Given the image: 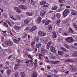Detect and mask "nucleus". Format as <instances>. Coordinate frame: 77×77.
<instances>
[{
    "mask_svg": "<svg viewBox=\"0 0 77 77\" xmlns=\"http://www.w3.org/2000/svg\"><path fill=\"white\" fill-rule=\"evenodd\" d=\"M57 7L56 6H54V7H52V8L51 9V10H57Z\"/></svg>",
    "mask_w": 77,
    "mask_h": 77,
    "instance_id": "f704fd0d",
    "label": "nucleus"
},
{
    "mask_svg": "<svg viewBox=\"0 0 77 77\" xmlns=\"http://www.w3.org/2000/svg\"><path fill=\"white\" fill-rule=\"evenodd\" d=\"M3 39H4V37H2L1 39V41L3 42L4 41Z\"/></svg>",
    "mask_w": 77,
    "mask_h": 77,
    "instance_id": "052dcab7",
    "label": "nucleus"
},
{
    "mask_svg": "<svg viewBox=\"0 0 77 77\" xmlns=\"http://www.w3.org/2000/svg\"><path fill=\"white\" fill-rule=\"evenodd\" d=\"M14 29L16 30L19 31V30H21V28L19 26H15L14 27Z\"/></svg>",
    "mask_w": 77,
    "mask_h": 77,
    "instance_id": "4468645a",
    "label": "nucleus"
},
{
    "mask_svg": "<svg viewBox=\"0 0 77 77\" xmlns=\"http://www.w3.org/2000/svg\"><path fill=\"white\" fill-rule=\"evenodd\" d=\"M29 63V60L26 59V61L25 62V63H26V66H28V64L27 63Z\"/></svg>",
    "mask_w": 77,
    "mask_h": 77,
    "instance_id": "2f4dec72",
    "label": "nucleus"
},
{
    "mask_svg": "<svg viewBox=\"0 0 77 77\" xmlns=\"http://www.w3.org/2000/svg\"><path fill=\"white\" fill-rule=\"evenodd\" d=\"M14 9L15 11H16V12L17 13H20L21 12V11L20 10V8L18 7H14Z\"/></svg>",
    "mask_w": 77,
    "mask_h": 77,
    "instance_id": "0eeeda50",
    "label": "nucleus"
},
{
    "mask_svg": "<svg viewBox=\"0 0 77 77\" xmlns=\"http://www.w3.org/2000/svg\"><path fill=\"white\" fill-rule=\"evenodd\" d=\"M60 71L62 72H64V71H65V70L63 69H60Z\"/></svg>",
    "mask_w": 77,
    "mask_h": 77,
    "instance_id": "0e129e2a",
    "label": "nucleus"
},
{
    "mask_svg": "<svg viewBox=\"0 0 77 77\" xmlns=\"http://www.w3.org/2000/svg\"><path fill=\"white\" fill-rule=\"evenodd\" d=\"M4 44L7 46H11L13 45V42L11 41H10L8 42L5 41Z\"/></svg>",
    "mask_w": 77,
    "mask_h": 77,
    "instance_id": "f257e3e1",
    "label": "nucleus"
},
{
    "mask_svg": "<svg viewBox=\"0 0 77 77\" xmlns=\"http://www.w3.org/2000/svg\"><path fill=\"white\" fill-rule=\"evenodd\" d=\"M66 62H74V61L71 59L66 60Z\"/></svg>",
    "mask_w": 77,
    "mask_h": 77,
    "instance_id": "7c9ffc66",
    "label": "nucleus"
},
{
    "mask_svg": "<svg viewBox=\"0 0 77 77\" xmlns=\"http://www.w3.org/2000/svg\"><path fill=\"white\" fill-rule=\"evenodd\" d=\"M69 14V10L66 9L63 11V17H66Z\"/></svg>",
    "mask_w": 77,
    "mask_h": 77,
    "instance_id": "7ed1b4c3",
    "label": "nucleus"
},
{
    "mask_svg": "<svg viewBox=\"0 0 77 77\" xmlns=\"http://www.w3.org/2000/svg\"><path fill=\"white\" fill-rule=\"evenodd\" d=\"M29 27H27L24 30L26 32H27V31L29 30Z\"/></svg>",
    "mask_w": 77,
    "mask_h": 77,
    "instance_id": "09e8293b",
    "label": "nucleus"
},
{
    "mask_svg": "<svg viewBox=\"0 0 77 77\" xmlns=\"http://www.w3.org/2000/svg\"><path fill=\"white\" fill-rule=\"evenodd\" d=\"M46 76L47 77H52V75H46Z\"/></svg>",
    "mask_w": 77,
    "mask_h": 77,
    "instance_id": "e2e57ef3",
    "label": "nucleus"
},
{
    "mask_svg": "<svg viewBox=\"0 0 77 77\" xmlns=\"http://www.w3.org/2000/svg\"><path fill=\"white\" fill-rule=\"evenodd\" d=\"M69 31L70 32V33H72L74 32V31H73L72 30V28H69Z\"/></svg>",
    "mask_w": 77,
    "mask_h": 77,
    "instance_id": "ea45409f",
    "label": "nucleus"
},
{
    "mask_svg": "<svg viewBox=\"0 0 77 77\" xmlns=\"http://www.w3.org/2000/svg\"><path fill=\"white\" fill-rule=\"evenodd\" d=\"M20 40H21L20 38H18V39L13 38V41L14 42V43H15L16 44L18 43Z\"/></svg>",
    "mask_w": 77,
    "mask_h": 77,
    "instance_id": "423d86ee",
    "label": "nucleus"
},
{
    "mask_svg": "<svg viewBox=\"0 0 77 77\" xmlns=\"http://www.w3.org/2000/svg\"><path fill=\"white\" fill-rule=\"evenodd\" d=\"M26 2V0H22V2H21L20 3L22 4H25V3Z\"/></svg>",
    "mask_w": 77,
    "mask_h": 77,
    "instance_id": "79ce46f5",
    "label": "nucleus"
},
{
    "mask_svg": "<svg viewBox=\"0 0 77 77\" xmlns=\"http://www.w3.org/2000/svg\"><path fill=\"white\" fill-rule=\"evenodd\" d=\"M4 16L5 18H8V15L6 14L5 15H4Z\"/></svg>",
    "mask_w": 77,
    "mask_h": 77,
    "instance_id": "338daca9",
    "label": "nucleus"
},
{
    "mask_svg": "<svg viewBox=\"0 0 77 77\" xmlns=\"http://www.w3.org/2000/svg\"><path fill=\"white\" fill-rule=\"evenodd\" d=\"M33 39L35 42H37L39 41V37L35 36L34 37Z\"/></svg>",
    "mask_w": 77,
    "mask_h": 77,
    "instance_id": "dca6fc26",
    "label": "nucleus"
},
{
    "mask_svg": "<svg viewBox=\"0 0 77 77\" xmlns=\"http://www.w3.org/2000/svg\"><path fill=\"white\" fill-rule=\"evenodd\" d=\"M4 26H5V27H9V26H8V25L6 23H4Z\"/></svg>",
    "mask_w": 77,
    "mask_h": 77,
    "instance_id": "a18cd8bd",
    "label": "nucleus"
},
{
    "mask_svg": "<svg viewBox=\"0 0 77 77\" xmlns=\"http://www.w3.org/2000/svg\"><path fill=\"white\" fill-rule=\"evenodd\" d=\"M10 33L11 35L12 36H14V34H13V33L11 32V31H10Z\"/></svg>",
    "mask_w": 77,
    "mask_h": 77,
    "instance_id": "4d7b16f0",
    "label": "nucleus"
},
{
    "mask_svg": "<svg viewBox=\"0 0 77 77\" xmlns=\"http://www.w3.org/2000/svg\"><path fill=\"white\" fill-rule=\"evenodd\" d=\"M6 21L7 22V23H8V24H9L10 26H12V24H11V23H10V22L8 21V20H6Z\"/></svg>",
    "mask_w": 77,
    "mask_h": 77,
    "instance_id": "de8ad7c7",
    "label": "nucleus"
},
{
    "mask_svg": "<svg viewBox=\"0 0 77 77\" xmlns=\"http://www.w3.org/2000/svg\"><path fill=\"white\" fill-rule=\"evenodd\" d=\"M61 77H68V76H66V75L65 74H63L61 75Z\"/></svg>",
    "mask_w": 77,
    "mask_h": 77,
    "instance_id": "6e6d98bb",
    "label": "nucleus"
},
{
    "mask_svg": "<svg viewBox=\"0 0 77 77\" xmlns=\"http://www.w3.org/2000/svg\"><path fill=\"white\" fill-rule=\"evenodd\" d=\"M62 11V9L60 8L57 10V12H61Z\"/></svg>",
    "mask_w": 77,
    "mask_h": 77,
    "instance_id": "49530a36",
    "label": "nucleus"
},
{
    "mask_svg": "<svg viewBox=\"0 0 77 77\" xmlns=\"http://www.w3.org/2000/svg\"><path fill=\"white\" fill-rule=\"evenodd\" d=\"M71 14L72 15H76V11L75 10H72L71 12Z\"/></svg>",
    "mask_w": 77,
    "mask_h": 77,
    "instance_id": "aec40b11",
    "label": "nucleus"
},
{
    "mask_svg": "<svg viewBox=\"0 0 77 77\" xmlns=\"http://www.w3.org/2000/svg\"><path fill=\"white\" fill-rule=\"evenodd\" d=\"M66 41L68 42H72L74 41V40L72 37H68L66 38Z\"/></svg>",
    "mask_w": 77,
    "mask_h": 77,
    "instance_id": "20e7f679",
    "label": "nucleus"
},
{
    "mask_svg": "<svg viewBox=\"0 0 77 77\" xmlns=\"http://www.w3.org/2000/svg\"><path fill=\"white\" fill-rule=\"evenodd\" d=\"M51 42H49L48 43L47 45V49H49L50 48V46L51 45Z\"/></svg>",
    "mask_w": 77,
    "mask_h": 77,
    "instance_id": "9b49d317",
    "label": "nucleus"
},
{
    "mask_svg": "<svg viewBox=\"0 0 77 77\" xmlns=\"http://www.w3.org/2000/svg\"><path fill=\"white\" fill-rule=\"evenodd\" d=\"M37 29V27L36 26H33L31 29L29 30V32H33L34 30H35L36 29Z\"/></svg>",
    "mask_w": 77,
    "mask_h": 77,
    "instance_id": "6e6552de",
    "label": "nucleus"
},
{
    "mask_svg": "<svg viewBox=\"0 0 77 77\" xmlns=\"http://www.w3.org/2000/svg\"><path fill=\"white\" fill-rule=\"evenodd\" d=\"M59 61H51V63H52V64H54V65H56V64H57V63H59Z\"/></svg>",
    "mask_w": 77,
    "mask_h": 77,
    "instance_id": "f8f14e48",
    "label": "nucleus"
},
{
    "mask_svg": "<svg viewBox=\"0 0 77 77\" xmlns=\"http://www.w3.org/2000/svg\"><path fill=\"white\" fill-rule=\"evenodd\" d=\"M51 22V21L50 20H47L45 23V25H48V24H50Z\"/></svg>",
    "mask_w": 77,
    "mask_h": 77,
    "instance_id": "cd10ccee",
    "label": "nucleus"
},
{
    "mask_svg": "<svg viewBox=\"0 0 77 77\" xmlns=\"http://www.w3.org/2000/svg\"><path fill=\"white\" fill-rule=\"evenodd\" d=\"M63 53H64V52L62 51H58V54L59 55H63Z\"/></svg>",
    "mask_w": 77,
    "mask_h": 77,
    "instance_id": "bb28decb",
    "label": "nucleus"
},
{
    "mask_svg": "<svg viewBox=\"0 0 77 77\" xmlns=\"http://www.w3.org/2000/svg\"><path fill=\"white\" fill-rule=\"evenodd\" d=\"M60 49L62 51H65V52H67L68 51V50L66 49L65 48L63 47H61L60 48Z\"/></svg>",
    "mask_w": 77,
    "mask_h": 77,
    "instance_id": "412c9836",
    "label": "nucleus"
},
{
    "mask_svg": "<svg viewBox=\"0 0 77 77\" xmlns=\"http://www.w3.org/2000/svg\"><path fill=\"white\" fill-rule=\"evenodd\" d=\"M73 71H77V69L75 68V67H73Z\"/></svg>",
    "mask_w": 77,
    "mask_h": 77,
    "instance_id": "bf43d9fd",
    "label": "nucleus"
},
{
    "mask_svg": "<svg viewBox=\"0 0 77 77\" xmlns=\"http://www.w3.org/2000/svg\"><path fill=\"white\" fill-rule=\"evenodd\" d=\"M48 28L49 30H51L52 29V26L51 25H49L48 26Z\"/></svg>",
    "mask_w": 77,
    "mask_h": 77,
    "instance_id": "a19ab883",
    "label": "nucleus"
},
{
    "mask_svg": "<svg viewBox=\"0 0 77 77\" xmlns=\"http://www.w3.org/2000/svg\"><path fill=\"white\" fill-rule=\"evenodd\" d=\"M46 13V12L44 11H41L40 12V15L42 16V17H44Z\"/></svg>",
    "mask_w": 77,
    "mask_h": 77,
    "instance_id": "1a4fd4ad",
    "label": "nucleus"
},
{
    "mask_svg": "<svg viewBox=\"0 0 77 77\" xmlns=\"http://www.w3.org/2000/svg\"><path fill=\"white\" fill-rule=\"evenodd\" d=\"M11 72V70L8 69L7 71V74L9 75V74Z\"/></svg>",
    "mask_w": 77,
    "mask_h": 77,
    "instance_id": "4c0bfd02",
    "label": "nucleus"
},
{
    "mask_svg": "<svg viewBox=\"0 0 77 77\" xmlns=\"http://www.w3.org/2000/svg\"><path fill=\"white\" fill-rule=\"evenodd\" d=\"M10 17L12 20H17V19H16V16H13L12 15H10Z\"/></svg>",
    "mask_w": 77,
    "mask_h": 77,
    "instance_id": "a878e982",
    "label": "nucleus"
},
{
    "mask_svg": "<svg viewBox=\"0 0 77 77\" xmlns=\"http://www.w3.org/2000/svg\"><path fill=\"white\" fill-rule=\"evenodd\" d=\"M29 3L31 4V5H35V2H34V1L33 0H29Z\"/></svg>",
    "mask_w": 77,
    "mask_h": 77,
    "instance_id": "b1692460",
    "label": "nucleus"
},
{
    "mask_svg": "<svg viewBox=\"0 0 77 77\" xmlns=\"http://www.w3.org/2000/svg\"><path fill=\"white\" fill-rule=\"evenodd\" d=\"M50 48L51 50L53 52V53H56V50H55V48H54V47L51 46V47Z\"/></svg>",
    "mask_w": 77,
    "mask_h": 77,
    "instance_id": "2eb2a0df",
    "label": "nucleus"
},
{
    "mask_svg": "<svg viewBox=\"0 0 77 77\" xmlns=\"http://www.w3.org/2000/svg\"><path fill=\"white\" fill-rule=\"evenodd\" d=\"M19 7L20 9H24V10H26V9H27V6L25 5H21L19 6Z\"/></svg>",
    "mask_w": 77,
    "mask_h": 77,
    "instance_id": "39448f33",
    "label": "nucleus"
},
{
    "mask_svg": "<svg viewBox=\"0 0 77 77\" xmlns=\"http://www.w3.org/2000/svg\"><path fill=\"white\" fill-rule=\"evenodd\" d=\"M41 45L40 43L38 42L36 44V48H39L41 47Z\"/></svg>",
    "mask_w": 77,
    "mask_h": 77,
    "instance_id": "5701e85b",
    "label": "nucleus"
},
{
    "mask_svg": "<svg viewBox=\"0 0 77 77\" xmlns=\"http://www.w3.org/2000/svg\"><path fill=\"white\" fill-rule=\"evenodd\" d=\"M38 35L41 36H45L47 35V33L43 31H40L38 32Z\"/></svg>",
    "mask_w": 77,
    "mask_h": 77,
    "instance_id": "f03ea898",
    "label": "nucleus"
},
{
    "mask_svg": "<svg viewBox=\"0 0 77 77\" xmlns=\"http://www.w3.org/2000/svg\"><path fill=\"white\" fill-rule=\"evenodd\" d=\"M69 71H67L65 72V75H66V76H68V73H69Z\"/></svg>",
    "mask_w": 77,
    "mask_h": 77,
    "instance_id": "864d4df0",
    "label": "nucleus"
},
{
    "mask_svg": "<svg viewBox=\"0 0 77 77\" xmlns=\"http://www.w3.org/2000/svg\"><path fill=\"white\" fill-rule=\"evenodd\" d=\"M63 29L61 28L60 29H59V33H62V32H63Z\"/></svg>",
    "mask_w": 77,
    "mask_h": 77,
    "instance_id": "c03bdc74",
    "label": "nucleus"
},
{
    "mask_svg": "<svg viewBox=\"0 0 77 77\" xmlns=\"http://www.w3.org/2000/svg\"><path fill=\"white\" fill-rule=\"evenodd\" d=\"M64 6H65V5L63 3L60 4V5H59L60 8H63V7H64Z\"/></svg>",
    "mask_w": 77,
    "mask_h": 77,
    "instance_id": "72a5a7b5",
    "label": "nucleus"
},
{
    "mask_svg": "<svg viewBox=\"0 0 77 77\" xmlns=\"http://www.w3.org/2000/svg\"><path fill=\"white\" fill-rule=\"evenodd\" d=\"M17 17V19H19V20H20L21 19V18L20 17V15H16Z\"/></svg>",
    "mask_w": 77,
    "mask_h": 77,
    "instance_id": "8fccbe9b",
    "label": "nucleus"
},
{
    "mask_svg": "<svg viewBox=\"0 0 77 77\" xmlns=\"http://www.w3.org/2000/svg\"><path fill=\"white\" fill-rule=\"evenodd\" d=\"M38 74L36 72H33L31 75V77H37Z\"/></svg>",
    "mask_w": 77,
    "mask_h": 77,
    "instance_id": "a211bd4d",
    "label": "nucleus"
},
{
    "mask_svg": "<svg viewBox=\"0 0 77 77\" xmlns=\"http://www.w3.org/2000/svg\"><path fill=\"white\" fill-rule=\"evenodd\" d=\"M64 45L65 47H66V48L68 49H69L70 48V47H69V46L68 45L66 44H64Z\"/></svg>",
    "mask_w": 77,
    "mask_h": 77,
    "instance_id": "58836bf2",
    "label": "nucleus"
},
{
    "mask_svg": "<svg viewBox=\"0 0 77 77\" xmlns=\"http://www.w3.org/2000/svg\"><path fill=\"white\" fill-rule=\"evenodd\" d=\"M5 64L6 65H9V63L8 62V61H6Z\"/></svg>",
    "mask_w": 77,
    "mask_h": 77,
    "instance_id": "680f3d73",
    "label": "nucleus"
},
{
    "mask_svg": "<svg viewBox=\"0 0 77 77\" xmlns=\"http://www.w3.org/2000/svg\"><path fill=\"white\" fill-rule=\"evenodd\" d=\"M55 17H56V14H54L52 16V20H54Z\"/></svg>",
    "mask_w": 77,
    "mask_h": 77,
    "instance_id": "37998d69",
    "label": "nucleus"
},
{
    "mask_svg": "<svg viewBox=\"0 0 77 77\" xmlns=\"http://www.w3.org/2000/svg\"><path fill=\"white\" fill-rule=\"evenodd\" d=\"M60 23V20H57V26H59V25Z\"/></svg>",
    "mask_w": 77,
    "mask_h": 77,
    "instance_id": "c9c22d12",
    "label": "nucleus"
},
{
    "mask_svg": "<svg viewBox=\"0 0 77 77\" xmlns=\"http://www.w3.org/2000/svg\"><path fill=\"white\" fill-rule=\"evenodd\" d=\"M37 66V62H35L34 63V68H36Z\"/></svg>",
    "mask_w": 77,
    "mask_h": 77,
    "instance_id": "3c124183",
    "label": "nucleus"
},
{
    "mask_svg": "<svg viewBox=\"0 0 77 77\" xmlns=\"http://www.w3.org/2000/svg\"><path fill=\"white\" fill-rule=\"evenodd\" d=\"M20 74L21 77H24L25 75H26V73L23 72H21Z\"/></svg>",
    "mask_w": 77,
    "mask_h": 77,
    "instance_id": "393cba45",
    "label": "nucleus"
},
{
    "mask_svg": "<svg viewBox=\"0 0 77 77\" xmlns=\"http://www.w3.org/2000/svg\"><path fill=\"white\" fill-rule=\"evenodd\" d=\"M46 4V2L45 1H42L40 3V5L42 6V5H44Z\"/></svg>",
    "mask_w": 77,
    "mask_h": 77,
    "instance_id": "c85d7f7f",
    "label": "nucleus"
},
{
    "mask_svg": "<svg viewBox=\"0 0 77 77\" xmlns=\"http://www.w3.org/2000/svg\"><path fill=\"white\" fill-rule=\"evenodd\" d=\"M56 17L58 19H59L61 17V14H60L57 13L56 15Z\"/></svg>",
    "mask_w": 77,
    "mask_h": 77,
    "instance_id": "4be33fe9",
    "label": "nucleus"
},
{
    "mask_svg": "<svg viewBox=\"0 0 77 77\" xmlns=\"http://www.w3.org/2000/svg\"><path fill=\"white\" fill-rule=\"evenodd\" d=\"M17 63H20V61H21V60L20 59H17Z\"/></svg>",
    "mask_w": 77,
    "mask_h": 77,
    "instance_id": "13d9d810",
    "label": "nucleus"
},
{
    "mask_svg": "<svg viewBox=\"0 0 77 77\" xmlns=\"http://www.w3.org/2000/svg\"><path fill=\"white\" fill-rule=\"evenodd\" d=\"M29 23H30V20H24V23L26 24H28Z\"/></svg>",
    "mask_w": 77,
    "mask_h": 77,
    "instance_id": "c756f323",
    "label": "nucleus"
},
{
    "mask_svg": "<svg viewBox=\"0 0 77 77\" xmlns=\"http://www.w3.org/2000/svg\"><path fill=\"white\" fill-rule=\"evenodd\" d=\"M41 50H42L43 52H47V50H46L45 48H44V47H42L41 48Z\"/></svg>",
    "mask_w": 77,
    "mask_h": 77,
    "instance_id": "473e14b6",
    "label": "nucleus"
},
{
    "mask_svg": "<svg viewBox=\"0 0 77 77\" xmlns=\"http://www.w3.org/2000/svg\"><path fill=\"white\" fill-rule=\"evenodd\" d=\"M52 59H54V60H56V57L55 56H53Z\"/></svg>",
    "mask_w": 77,
    "mask_h": 77,
    "instance_id": "69168bd1",
    "label": "nucleus"
},
{
    "mask_svg": "<svg viewBox=\"0 0 77 77\" xmlns=\"http://www.w3.org/2000/svg\"><path fill=\"white\" fill-rule=\"evenodd\" d=\"M8 51L10 52V53H11L12 52V49H11V48H9L8 49Z\"/></svg>",
    "mask_w": 77,
    "mask_h": 77,
    "instance_id": "5fc2aeb1",
    "label": "nucleus"
},
{
    "mask_svg": "<svg viewBox=\"0 0 77 77\" xmlns=\"http://www.w3.org/2000/svg\"><path fill=\"white\" fill-rule=\"evenodd\" d=\"M72 56L73 57H76L77 56V51H74L72 54Z\"/></svg>",
    "mask_w": 77,
    "mask_h": 77,
    "instance_id": "f3484780",
    "label": "nucleus"
},
{
    "mask_svg": "<svg viewBox=\"0 0 77 77\" xmlns=\"http://www.w3.org/2000/svg\"><path fill=\"white\" fill-rule=\"evenodd\" d=\"M18 72H15L14 73V75H15V77H19V75H18Z\"/></svg>",
    "mask_w": 77,
    "mask_h": 77,
    "instance_id": "e433bc0d",
    "label": "nucleus"
},
{
    "mask_svg": "<svg viewBox=\"0 0 77 77\" xmlns=\"http://www.w3.org/2000/svg\"><path fill=\"white\" fill-rule=\"evenodd\" d=\"M52 34H53L52 36L53 38H56L57 36V34H56V31H53Z\"/></svg>",
    "mask_w": 77,
    "mask_h": 77,
    "instance_id": "ddd939ff",
    "label": "nucleus"
},
{
    "mask_svg": "<svg viewBox=\"0 0 77 77\" xmlns=\"http://www.w3.org/2000/svg\"><path fill=\"white\" fill-rule=\"evenodd\" d=\"M20 66V64L19 63L16 64L14 66V69L16 70L18 69V68H19V66Z\"/></svg>",
    "mask_w": 77,
    "mask_h": 77,
    "instance_id": "9d476101",
    "label": "nucleus"
},
{
    "mask_svg": "<svg viewBox=\"0 0 77 77\" xmlns=\"http://www.w3.org/2000/svg\"><path fill=\"white\" fill-rule=\"evenodd\" d=\"M37 21L38 22V23H41V20H37Z\"/></svg>",
    "mask_w": 77,
    "mask_h": 77,
    "instance_id": "774afa93",
    "label": "nucleus"
},
{
    "mask_svg": "<svg viewBox=\"0 0 77 77\" xmlns=\"http://www.w3.org/2000/svg\"><path fill=\"white\" fill-rule=\"evenodd\" d=\"M73 67H70V69H69V70H70L71 71H73Z\"/></svg>",
    "mask_w": 77,
    "mask_h": 77,
    "instance_id": "603ef678",
    "label": "nucleus"
},
{
    "mask_svg": "<svg viewBox=\"0 0 77 77\" xmlns=\"http://www.w3.org/2000/svg\"><path fill=\"white\" fill-rule=\"evenodd\" d=\"M26 14L27 16H29V17H30L31 16H32V15H33V12L30 13L29 12V11H27L26 12Z\"/></svg>",
    "mask_w": 77,
    "mask_h": 77,
    "instance_id": "6ab92c4d",
    "label": "nucleus"
}]
</instances>
